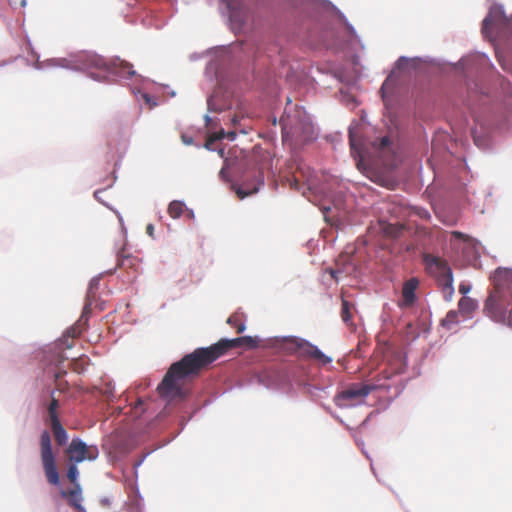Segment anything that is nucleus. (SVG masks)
<instances>
[{
  "instance_id": "2eb2a0df",
  "label": "nucleus",
  "mask_w": 512,
  "mask_h": 512,
  "mask_svg": "<svg viewBox=\"0 0 512 512\" xmlns=\"http://www.w3.org/2000/svg\"><path fill=\"white\" fill-rule=\"evenodd\" d=\"M117 266L119 268H122L126 271L131 270L133 273H137L138 269L140 267V260L132 256L130 254H126L125 250L123 249L119 254L117 258Z\"/></svg>"
},
{
  "instance_id": "58836bf2",
  "label": "nucleus",
  "mask_w": 512,
  "mask_h": 512,
  "mask_svg": "<svg viewBox=\"0 0 512 512\" xmlns=\"http://www.w3.org/2000/svg\"><path fill=\"white\" fill-rule=\"evenodd\" d=\"M20 1V5L21 6H25L26 5V0H19Z\"/></svg>"
},
{
  "instance_id": "6e6552de",
  "label": "nucleus",
  "mask_w": 512,
  "mask_h": 512,
  "mask_svg": "<svg viewBox=\"0 0 512 512\" xmlns=\"http://www.w3.org/2000/svg\"><path fill=\"white\" fill-rule=\"evenodd\" d=\"M65 454L71 463L78 464L85 460L93 461L98 458L99 450L95 445H86L81 439L74 438L67 447Z\"/></svg>"
},
{
  "instance_id": "4c0bfd02",
  "label": "nucleus",
  "mask_w": 512,
  "mask_h": 512,
  "mask_svg": "<svg viewBox=\"0 0 512 512\" xmlns=\"http://www.w3.org/2000/svg\"><path fill=\"white\" fill-rule=\"evenodd\" d=\"M88 311H89V306H88V305H86V306L84 307V312H83V314H85V313H86V312H88ZM83 316H84V315H82V317H83Z\"/></svg>"
},
{
  "instance_id": "9d476101",
  "label": "nucleus",
  "mask_w": 512,
  "mask_h": 512,
  "mask_svg": "<svg viewBox=\"0 0 512 512\" xmlns=\"http://www.w3.org/2000/svg\"><path fill=\"white\" fill-rule=\"evenodd\" d=\"M424 263L427 271L433 275L437 281L453 276L448 262L441 257L426 254L424 255Z\"/></svg>"
},
{
  "instance_id": "79ce46f5",
  "label": "nucleus",
  "mask_w": 512,
  "mask_h": 512,
  "mask_svg": "<svg viewBox=\"0 0 512 512\" xmlns=\"http://www.w3.org/2000/svg\"><path fill=\"white\" fill-rule=\"evenodd\" d=\"M232 123H233V125H236V123H237V119H236L235 117H234V118H232Z\"/></svg>"
},
{
  "instance_id": "9b49d317",
  "label": "nucleus",
  "mask_w": 512,
  "mask_h": 512,
  "mask_svg": "<svg viewBox=\"0 0 512 512\" xmlns=\"http://www.w3.org/2000/svg\"><path fill=\"white\" fill-rule=\"evenodd\" d=\"M306 185L308 190H311L316 185V175L314 170L305 164H299L296 172L293 174L291 187L295 190H300V184Z\"/></svg>"
},
{
  "instance_id": "0eeeda50",
  "label": "nucleus",
  "mask_w": 512,
  "mask_h": 512,
  "mask_svg": "<svg viewBox=\"0 0 512 512\" xmlns=\"http://www.w3.org/2000/svg\"><path fill=\"white\" fill-rule=\"evenodd\" d=\"M510 26L511 22L504 15L502 9L493 7L483 20L482 34L489 39L500 38L506 34V30H508Z\"/></svg>"
},
{
  "instance_id": "6ab92c4d",
  "label": "nucleus",
  "mask_w": 512,
  "mask_h": 512,
  "mask_svg": "<svg viewBox=\"0 0 512 512\" xmlns=\"http://www.w3.org/2000/svg\"><path fill=\"white\" fill-rule=\"evenodd\" d=\"M61 495L64 498L68 499L69 505H71L72 507H74L77 510H81L82 509V506L80 504V502H81V488H80L79 484H76V486H74V488L69 490V491H62Z\"/></svg>"
},
{
  "instance_id": "20e7f679",
  "label": "nucleus",
  "mask_w": 512,
  "mask_h": 512,
  "mask_svg": "<svg viewBox=\"0 0 512 512\" xmlns=\"http://www.w3.org/2000/svg\"><path fill=\"white\" fill-rule=\"evenodd\" d=\"M77 62L80 64L78 66L80 69L96 68L126 78H130L135 74L130 63L122 60L108 63L103 57L96 54L81 53L77 56Z\"/></svg>"
},
{
  "instance_id": "cd10ccee",
  "label": "nucleus",
  "mask_w": 512,
  "mask_h": 512,
  "mask_svg": "<svg viewBox=\"0 0 512 512\" xmlns=\"http://www.w3.org/2000/svg\"><path fill=\"white\" fill-rule=\"evenodd\" d=\"M391 142L388 136L382 137L380 140L375 141L373 143V147L378 152H384L386 150H390Z\"/></svg>"
},
{
  "instance_id": "ea45409f",
  "label": "nucleus",
  "mask_w": 512,
  "mask_h": 512,
  "mask_svg": "<svg viewBox=\"0 0 512 512\" xmlns=\"http://www.w3.org/2000/svg\"><path fill=\"white\" fill-rule=\"evenodd\" d=\"M205 120H206V123H207V124L211 121V119H210V117H209V116H205Z\"/></svg>"
},
{
  "instance_id": "a19ab883",
  "label": "nucleus",
  "mask_w": 512,
  "mask_h": 512,
  "mask_svg": "<svg viewBox=\"0 0 512 512\" xmlns=\"http://www.w3.org/2000/svg\"><path fill=\"white\" fill-rule=\"evenodd\" d=\"M91 76H92L93 78H95L96 80H99V79H100L98 75L96 76L95 74H91Z\"/></svg>"
},
{
  "instance_id": "72a5a7b5",
  "label": "nucleus",
  "mask_w": 512,
  "mask_h": 512,
  "mask_svg": "<svg viewBox=\"0 0 512 512\" xmlns=\"http://www.w3.org/2000/svg\"><path fill=\"white\" fill-rule=\"evenodd\" d=\"M470 291V287L469 286H466L464 284H461L459 286V292L463 295L467 294L468 292Z\"/></svg>"
},
{
  "instance_id": "f704fd0d",
  "label": "nucleus",
  "mask_w": 512,
  "mask_h": 512,
  "mask_svg": "<svg viewBox=\"0 0 512 512\" xmlns=\"http://www.w3.org/2000/svg\"><path fill=\"white\" fill-rule=\"evenodd\" d=\"M182 140L185 144L190 145L192 144L193 140L191 137H186L185 135L182 136Z\"/></svg>"
},
{
  "instance_id": "7c9ffc66",
  "label": "nucleus",
  "mask_w": 512,
  "mask_h": 512,
  "mask_svg": "<svg viewBox=\"0 0 512 512\" xmlns=\"http://www.w3.org/2000/svg\"><path fill=\"white\" fill-rule=\"evenodd\" d=\"M81 333H82V328H81V325L78 324L76 326L69 328L66 331V336L71 337V338H77L80 336Z\"/></svg>"
},
{
  "instance_id": "39448f33",
  "label": "nucleus",
  "mask_w": 512,
  "mask_h": 512,
  "mask_svg": "<svg viewBox=\"0 0 512 512\" xmlns=\"http://www.w3.org/2000/svg\"><path fill=\"white\" fill-rule=\"evenodd\" d=\"M39 454L42 468L49 484L57 486L60 476L57 468L56 455L52 447V439L49 431H42L39 438Z\"/></svg>"
},
{
  "instance_id": "37998d69",
  "label": "nucleus",
  "mask_w": 512,
  "mask_h": 512,
  "mask_svg": "<svg viewBox=\"0 0 512 512\" xmlns=\"http://www.w3.org/2000/svg\"><path fill=\"white\" fill-rule=\"evenodd\" d=\"M9 2H13L14 4H16V0H9Z\"/></svg>"
},
{
  "instance_id": "b1692460",
  "label": "nucleus",
  "mask_w": 512,
  "mask_h": 512,
  "mask_svg": "<svg viewBox=\"0 0 512 512\" xmlns=\"http://www.w3.org/2000/svg\"><path fill=\"white\" fill-rule=\"evenodd\" d=\"M184 207V203L172 201L168 206V213L172 218H179L183 214Z\"/></svg>"
},
{
  "instance_id": "bb28decb",
  "label": "nucleus",
  "mask_w": 512,
  "mask_h": 512,
  "mask_svg": "<svg viewBox=\"0 0 512 512\" xmlns=\"http://www.w3.org/2000/svg\"><path fill=\"white\" fill-rule=\"evenodd\" d=\"M78 476H79V471H78V468H77V464L71 463L69 465V467H68V470H67V479L69 480V482L71 484L76 486V484H79L78 483Z\"/></svg>"
},
{
  "instance_id": "423d86ee",
  "label": "nucleus",
  "mask_w": 512,
  "mask_h": 512,
  "mask_svg": "<svg viewBox=\"0 0 512 512\" xmlns=\"http://www.w3.org/2000/svg\"><path fill=\"white\" fill-rule=\"evenodd\" d=\"M374 385L352 383L335 395L334 402L339 408H349L365 401V398L375 389Z\"/></svg>"
},
{
  "instance_id": "f8f14e48",
  "label": "nucleus",
  "mask_w": 512,
  "mask_h": 512,
  "mask_svg": "<svg viewBox=\"0 0 512 512\" xmlns=\"http://www.w3.org/2000/svg\"><path fill=\"white\" fill-rule=\"evenodd\" d=\"M298 356L305 359H315L322 364H329L332 362V359L325 354H323L317 346L311 344L310 342L302 339L301 342H298Z\"/></svg>"
},
{
  "instance_id": "412c9836",
  "label": "nucleus",
  "mask_w": 512,
  "mask_h": 512,
  "mask_svg": "<svg viewBox=\"0 0 512 512\" xmlns=\"http://www.w3.org/2000/svg\"><path fill=\"white\" fill-rule=\"evenodd\" d=\"M352 309H353V304H351L349 301L343 299L342 307H341V318H342L343 322L347 325H352Z\"/></svg>"
},
{
  "instance_id": "c756f323",
  "label": "nucleus",
  "mask_w": 512,
  "mask_h": 512,
  "mask_svg": "<svg viewBox=\"0 0 512 512\" xmlns=\"http://www.w3.org/2000/svg\"><path fill=\"white\" fill-rule=\"evenodd\" d=\"M58 406H59L58 400L55 398H52V400L48 406V414H49L50 423H53V419H59L58 414H57Z\"/></svg>"
},
{
  "instance_id": "1a4fd4ad",
  "label": "nucleus",
  "mask_w": 512,
  "mask_h": 512,
  "mask_svg": "<svg viewBox=\"0 0 512 512\" xmlns=\"http://www.w3.org/2000/svg\"><path fill=\"white\" fill-rule=\"evenodd\" d=\"M451 244L469 258H476L479 255V242L459 231L451 232Z\"/></svg>"
},
{
  "instance_id": "aec40b11",
  "label": "nucleus",
  "mask_w": 512,
  "mask_h": 512,
  "mask_svg": "<svg viewBox=\"0 0 512 512\" xmlns=\"http://www.w3.org/2000/svg\"><path fill=\"white\" fill-rule=\"evenodd\" d=\"M437 284L442 292L443 298L446 301H451L454 295L453 276L443 278L437 281Z\"/></svg>"
},
{
  "instance_id": "f03ea898",
  "label": "nucleus",
  "mask_w": 512,
  "mask_h": 512,
  "mask_svg": "<svg viewBox=\"0 0 512 512\" xmlns=\"http://www.w3.org/2000/svg\"><path fill=\"white\" fill-rule=\"evenodd\" d=\"M493 281L494 290L485 302L484 311L494 321L512 326V269L498 268Z\"/></svg>"
},
{
  "instance_id": "2f4dec72",
  "label": "nucleus",
  "mask_w": 512,
  "mask_h": 512,
  "mask_svg": "<svg viewBox=\"0 0 512 512\" xmlns=\"http://www.w3.org/2000/svg\"><path fill=\"white\" fill-rule=\"evenodd\" d=\"M216 95H212L208 100H207V105H208V110L210 112H218V111H221L222 110V107H218L216 104Z\"/></svg>"
},
{
  "instance_id": "a211bd4d",
  "label": "nucleus",
  "mask_w": 512,
  "mask_h": 512,
  "mask_svg": "<svg viewBox=\"0 0 512 512\" xmlns=\"http://www.w3.org/2000/svg\"><path fill=\"white\" fill-rule=\"evenodd\" d=\"M379 226H380V230L383 232V234L385 236L391 237V238L399 237L404 230V225L400 224L398 222L397 223H388L385 221H380Z\"/></svg>"
},
{
  "instance_id": "f257e3e1",
  "label": "nucleus",
  "mask_w": 512,
  "mask_h": 512,
  "mask_svg": "<svg viewBox=\"0 0 512 512\" xmlns=\"http://www.w3.org/2000/svg\"><path fill=\"white\" fill-rule=\"evenodd\" d=\"M240 346L256 347L257 341L250 336L235 339H222L206 348H197L173 363L157 387L164 398H182L186 395L185 384L197 377L203 368L224 355L228 350Z\"/></svg>"
},
{
  "instance_id": "c85d7f7f",
  "label": "nucleus",
  "mask_w": 512,
  "mask_h": 512,
  "mask_svg": "<svg viewBox=\"0 0 512 512\" xmlns=\"http://www.w3.org/2000/svg\"><path fill=\"white\" fill-rule=\"evenodd\" d=\"M458 321V313L456 311H449L445 318L442 320V326L450 329L452 325L456 324Z\"/></svg>"
},
{
  "instance_id": "f3484780",
  "label": "nucleus",
  "mask_w": 512,
  "mask_h": 512,
  "mask_svg": "<svg viewBox=\"0 0 512 512\" xmlns=\"http://www.w3.org/2000/svg\"><path fill=\"white\" fill-rule=\"evenodd\" d=\"M55 442L58 446H64L68 441V434L59 419H53L50 423Z\"/></svg>"
},
{
  "instance_id": "ddd939ff",
  "label": "nucleus",
  "mask_w": 512,
  "mask_h": 512,
  "mask_svg": "<svg viewBox=\"0 0 512 512\" xmlns=\"http://www.w3.org/2000/svg\"><path fill=\"white\" fill-rule=\"evenodd\" d=\"M419 286V280L412 277L404 282L402 287V306L410 307L416 301V290Z\"/></svg>"
},
{
  "instance_id": "7ed1b4c3",
  "label": "nucleus",
  "mask_w": 512,
  "mask_h": 512,
  "mask_svg": "<svg viewBox=\"0 0 512 512\" xmlns=\"http://www.w3.org/2000/svg\"><path fill=\"white\" fill-rule=\"evenodd\" d=\"M280 124L284 141L291 140L295 144H302L313 138V126L302 110L295 109L292 114L285 111Z\"/></svg>"
},
{
  "instance_id": "473e14b6",
  "label": "nucleus",
  "mask_w": 512,
  "mask_h": 512,
  "mask_svg": "<svg viewBox=\"0 0 512 512\" xmlns=\"http://www.w3.org/2000/svg\"><path fill=\"white\" fill-rule=\"evenodd\" d=\"M256 191H257V189H256V188H254L251 192H245V191H243L242 189H239V190L237 191V194H238L239 198L243 199L244 197L248 196V195H249V194H251L252 192H256Z\"/></svg>"
},
{
  "instance_id": "5701e85b",
  "label": "nucleus",
  "mask_w": 512,
  "mask_h": 512,
  "mask_svg": "<svg viewBox=\"0 0 512 512\" xmlns=\"http://www.w3.org/2000/svg\"><path fill=\"white\" fill-rule=\"evenodd\" d=\"M458 308L460 312L469 314L476 308V303L469 297H462L458 303Z\"/></svg>"
},
{
  "instance_id": "e433bc0d",
  "label": "nucleus",
  "mask_w": 512,
  "mask_h": 512,
  "mask_svg": "<svg viewBox=\"0 0 512 512\" xmlns=\"http://www.w3.org/2000/svg\"><path fill=\"white\" fill-rule=\"evenodd\" d=\"M420 216H421L422 218H428V217H429V213H428L427 211H423V212L420 214Z\"/></svg>"
},
{
  "instance_id": "c9c22d12",
  "label": "nucleus",
  "mask_w": 512,
  "mask_h": 512,
  "mask_svg": "<svg viewBox=\"0 0 512 512\" xmlns=\"http://www.w3.org/2000/svg\"><path fill=\"white\" fill-rule=\"evenodd\" d=\"M146 230H147V233H148V234L152 235V233H153V225L149 224V225L147 226V229H146Z\"/></svg>"
},
{
  "instance_id": "4be33fe9",
  "label": "nucleus",
  "mask_w": 512,
  "mask_h": 512,
  "mask_svg": "<svg viewBox=\"0 0 512 512\" xmlns=\"http://www.w3.org/2000/svg\"><path fill=\"white\" fill-rule=\"evenodd\" d=\"M227 323L234 327L237 333H242L246 328L244 322L242 321V315L238 313L230 315L227 319Z\"/></svg>"
},
{
  "instance_id": "393cba45",
  "label": "nucleus",
  "mask_w": 512,
  "mask_h": 512,
  "mask_svg": "<svg viewBox=\"0 0 512 512\" xmlns=\"http://www.w3.org/2000/svg\"><path fill=\"white\" fill-rule=\"evenodd\" d=\"M235 137H236V133L234 131L225 133L224 130H221L220 132L212 134V135L209 136V138H208V140L206 142V147L208 148L209 145L211 143H213L214 141H217V140H220V139H223V138H228L229 140H234Z\"/></svg>"
},
{
  "instance_id": "dca6fc26",
  "label": "nucleus",
  "mask_w": 512,
  "mask_h": 512,
  "mask_svg": "<svg viewBox=\"0 0 512 512\" xmlns=\"http://www.w3.org/2000/svg\"><path fill=\"white\" fill-rule=\"evenodd\" d=\"M302 338H298L295 336L288 337H275L274 345L283 349L285 352L289 354L297 353L298 354V342H301Z\"/></svg>"
},
{
  "instance_id": "a878e982",
  "label": "nucleus",
  "mask_w": 512,
  "mask_h": 512,
  "mask_svg": "<svg viewBox=\"0 0 512 512\" xmlns=\"http://www.w3.org/2000/svg\"><path fill=\"white\" fill-rule=\"evenodd\" d=\"M352 270L350 265L344 266L343 268H329L328 273L330 274L331 278L335 281H339L342 277V275H347Z\"/></svg>"
},
{
  "instance_id": "4468645a",
  "label": "nucleus",
  "mask_w": 512,
  "mask_h": 512,
  "mask_svg": "<svg viewBox=\"0 0 512 512\" xmlns=\"http://www.w3.org/2000/svg\"><path fill=\"white\" fill-rule=\"evenodd\" d=\"M349 143L351 148V154L356 161L357 168L360 171L365 170L364 164V151L362 149V144L360 140H358L353 133L352 129H349Z\"/></svg>"
}]
</instances>
